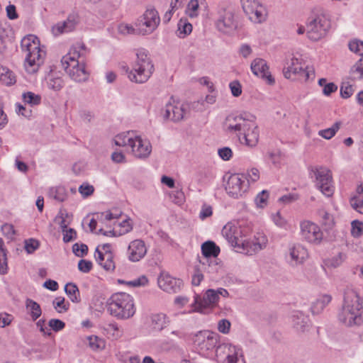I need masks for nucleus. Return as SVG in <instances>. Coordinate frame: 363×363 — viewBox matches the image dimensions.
Listing matches in <instances>:
<instances>
[{
    "label": "nucleus",
    "instance_id": "1",
    "mask_svg": "<svg viewBox=\"0 0 363 363\" xmlns=\"http://www.w3.org/2000/svg\"><path fill=\"white\" fill-rule=\"evenodd\" d=\"M250 232V228L242 226L236 221L228 222L222 229L223 236L234 250L246 255L257 253L265 248L267 244V237L262 234L249 238Z\"/></svg>",
    "mask_w": 363,
    "mask_h": 363
},
{
    "label": "nucleus",
    "instance_id": "2",
    "mask_svg": "<svg viewBox=\"0 0 363 363\" xmlns=\"http://www.w3.org/2000/svg\"><path fill=\"white\" fill-rule=\"evenodd\" d=\"M88 54L89 50L85 45L77 42L72 45L68 53L61 60L63 69L76 82H84L89 79V72L86 66Z\"/></svg>",
    "mask_w": 363,
    "mask_h": 363
},
{
    "label": "nucleus",
    "instance_id": "3",
    "mask_svg": "<svg viewBox=\"0 0 363 363\" xmlns=\"http://www.w3.org/2000/svg\"><path fill=\"white\" fill-rule=\"evenodd\" d=\"M363 303L358 293L353 289L345 292L342 308L337 319L347 327L359 326L363 323Z\"/></svg>",
    "mask_w": 363,
    "mask_h": 363
},
{
    "label": "nucleus",
    "instance_id": "4",
    "mask_svg": "<svg viewBox=\"0 0 363 363\" xmlns=\"http://www.w3.org/2000/svg\"><path fill=\"white\" fill-rule=\"evenodd\" d=\"M113 140L116 145L124 147L127 152L131 153L138 159H147L152 152L150 142L142 138L134 131L119 133Z\"/></svg>",
    "mask_w": 363,
    "mask_h": 363
},
{
    "label": "nucleus",
    "instance_id": "5",
    "mask_svg": "<svg viewBox=\"0 0 363 363\" xmlns=\"http://www.w3.org/2000/svg\"><path fill=\"white\" fill-rule=\"evenodd\" d=\"M136 59L132 67H124L123 69L128 79L136 84H143L149 80L155 71L153 62L150 53L144 48H139L135 52Z\"/></svg>",
    "mask_w": 363,
    "mask_h": 363
},
{
    "label": "nucleus",
    "instance_id": "6",
    "mask_svg": "<svg viewBox=\"0 0 363 363\" xmlns=\"http://www.w3.org/2000/svg\"><path fill=\"white\" fill-rule=\"evenodd\" d=\"M21 48L25 55L24 67L26 72L29 74L37 72L46 55L39 39L34 35H28L21 40Z\"/></svg>",
    "mask_w": 363,
    "mask_h": 363
},
{
    "label": "nucleus",
    "instance_id": "7",
    "mask_svg": "<svg viewBox=\"0 0 363 363\" xmlns=\"http://www.w3.org/2000/svg\"><path fill=\"white\" fill-rule=\"evenodd\" d=\"M107 311L118 320H128L132 318L136 311L134 298L125 292L112 294L106 301Z\"/></svg>",
    "mask_w": 363,
    "mask_h": 363
},
{
    "label": "nucleus",
    "instance_id": "8",
    "mask_svg": "<svg viewBox=\"0 0 363 363\" xmlns=\"http://www.w3.org/2000/svg\"><path fill=\"white\" fill-rule=\"evenodd\" d=\"M219 340L220 335L218 333L210 330H203L195 335L194 345L201 355L207 358H213Z\"/></svg>",
    "mask_w": 363,
    "mask_h": 363
},
{
    "label": "nucleus",
    "instance_id": "9",
    "mask_svg": "<svg viewBox=\"0 0 363 363\" xmlns=\"http://www.w3.org/2000/svg\"><path fill=\"white\" fill-rule=\"evenodd\" d=\"M309 172L311 177L315 178L316 188L325 196H332L335 186L331 171L323 166H315L309 169Z\"/></svg>",
    "mask_w": 363,
    "mask_h": 363
},
{
    "label": "nucleus",
    "instance_id": "10",
    "mask_svg": "<svg viewBox=\"0 0 363 363\" xmlns=\"http://www.w3.org/2000/svg\"><path fill=\"white\" fill-rule=\"evenodd\" d=\"M213 358L218 363H245L242 349L230 342L219 343Z\"/></svg>",
    "mask_w": 363,
    "mask_h": 363
},
{
    "label": "nucleus",
    "instance_id": "11",
    "mask_svg": "<svg viewBox=\"0 0 363 363\" xmlns=\"http://www.w3.org/2000/svg\"><path fill=\"white\" fill-rule=\"evenodd\" d=\"M228 291L223 288L208 289L202 297L196 295L194 296V305L195 311L205 313L206 310L212 309L217 306L220 296L228 297Z\"/></svg>",
    "mask_w": 363,
    "mask_h": 363
},
{
    "label": "nucleus",
    "instance_id": "12",
    "mask_svg": "<svg viewBox=\"0 0 363 363\" xmlns=\"http://www.w3.org/2000/svg\"><path fill=\"white\" fill-rule=\"evenodd\" d=\"M330 26V21L325 15H318L307 22L306 35L312 41L320 40L326 36Z\"/></svg>",
    "mask_w": 363,
    "mask_h": 363
},
{
    "label": "nucleus",
    "instance_id": "13",
    "mask_svg": "<svg viewBox=\"0 0 363 363\" xmlns=\"http://www.w3.org/2000/svg\"><path fill=\"white\" fill-rule=\"evenodd\" d=\"M201 252L204 257L203 260H200L202 268L207 271V273L213 274L219 268L216 258L220 253V248L213 241H206L201 245Z\"/></svg>",
    "mask_w": 363,
    "mask_h": 363
},
{
    "label": "nucleus",
    "instance_id": "14",
    "mask_svg": "<svg viewBox=\"0 0 363 363\" xmlns=\"http://www.w3.org/2000/svg\"><path fill=\"white\" fill-rule=\"evenodd\" d=\"M300 236L301 239L313 245H320L324 238L320 227L315 223L303 220L300 222Z\"/></svg>",
    "mask_w": 363,
    "mask_h": 363
},
{
    "label": "nucleus",
    "instance_id": "15",
    "mask_svg": "<svg viewBox=\"0 0 363 363\" xmlns=\"http://www.w3.org/2000/svg\"><path fill=\"white\" fill-rule=\"evenodd\" d=\"M244 12L255 23L266 21L267 11L261 0H241Z\"/></svg>",
    "mask_w": 363,
    "mask_h": 363
},
{
    "label": "nucleus",
    "instance_id": "16",
    "mask_svg": "<svg viewBox=\"0 0 363 363\" xmlns=\"http://www.w3.org/2000/svg\"><path fill=\"white\" fill-rule=\"evenodd\" d=\"M250 120L251 116L246 113L229 115L225 118L224 129L228 135L238 138Z\"/></svg>",
    "mask_w": 363,
    "mask_h": 363
},
{
    "label": "nucleus",
    "instance_id": "17",
    "mask_svg": "<svg viewBox=\"0 0 363 363\" xmlns=\"http://www.w3.org/2000/svg\"><path fill=\"white\" fill-rule=\"evenodd\" d=\"M248 189V182L244 174H233L228 179L225 190L233 198L241 197Z\"/></svg>",
    "mask_w": 363,
    "mask_h": 363
},
{
    "label": "nucleus",
    "instance_id": "18",
    "mask_svg": "<svg viewBox=\"0 0 363 363\" xmlns=\"http://www.w3.org/2000/svg\"><path fill=\"white\" fill-rule=\"evenodd\" d=\"M216 28L225 34L233 33L237 28V23L232 11L220 9L218 11V17L215 23Z\"/></svg>",
    "mask_w": 363,
    "mask_h": 363
},
{
    "label": "nucleus",
    "instance_id": "19",
    "mask_svg": "<svg viewBox=\"0 0 363 363\" xmlns=\"http://www.w3.org/2000/svg\"><path fill=\"white\" fill-rule=\"evenodd\" d=\"M255 118V116H251V120L238 138L241 144L251 147L257 145L259 136V128Z\"/></svg>",
    "mask_w": 363,
    "mask_h": 363
},
{
    "label": "nucleus",
    "instance_id": "20",
    "mask_svg": "<svg viewBox=\"0 0 363 363\" xmlns=\"http://www.w3.org/2000/svg\"><path fill=\"white\" fill-rule=\"evenodd\" d=\"M160 18L157 11L154 8H147L139 23L143 35L152 33L159 26Z\"/></svg>",
    "mask_w": 363,
    "mask_h": 363
},
{
    "label": "nucleus",
    "instance_id": "21",
    "mask_svg": "<svg viewBox=\"0 0 363 363\" xmlns=\"http://www.w3.org/2000/svg\"><path fill=\"white\" fill-rule=\"evenodd\" d=\"M147 251V249L145 242L143 240L136 239L129 243L126 256L129 261L137 262L145 256Z\"/></svg>",
    "mask_w": 363,
    "mask_h": 363
},
{
    "label": "nucleus",
    "instance_id": "22",
    "mask_svg": "<svg viewBox=\"0 0 363 363\" xmlns=\"http://www.w3.org/2000/svg\"><path fill=\"white\" fill-rule=\"evenodd\" d=\"M252 72L257 77H261L268 84L272 85L275 83L274 78L269 71L267 62L262 58L255 59L250 65Z\"/></svg>",
    "mask_w": 363,
    "mask_h": 363
},
{
    "label": "nucleus",
    "instance_id": "23",
    "mask_svg": "<svg viewBox=\"0 0 363 363\" xmlns=\"http://www.w3.org/2000/svg\"><path fill=\"white\" fill-rule=\"evenodd\" d=\"M308 257L307 249L301 244H296L289 249L286 259L290 265L295 267L303 264Z\"/></svg>",
    "mask_w": 363,
    "mask_h": 363
},
{
    "label": "nucleus",
    "instance_id": "24",
    "mask_svg": "<svg viewBox=\"0 0 363 363\" xmlns=\"http://www.w3.org/2000/svg\"><path fill=\"white\" fill-rule=\"evenodd\" d=\"M158 285L164 291L177 293L182 286V281L170 276L169 274L162 273L158 278Z\"/></svg>",
    "mask_w": 363,
    "mask_h": 363
},
{
    "label": "nucleus",
    "instance_id": "25",
    "mask_svg": "<svg viewBox=\"0 0 363 363\" xmlns=\"http://www.w3.org/2000/svg\"><path fill=\"white\" fill-rule=\"evenodd\" d=\"M305 65L301 56H294L283 69L284 76L286 79H294L301 74Z\"/></svg>",
    "mask_w": 363,
    "mask_h": 363
},
{
    "label": "nucleus",
    "instance_id": "26",
    "mask_svg": "<svg viewBox=\"0 0 363 363\" xmlns=\"http://www.w3.org/2000/svg\"><path fill=\"white\" fill-rule=\"evenodd\" d=\"M96 262L106 272H112L116 268L114 255L113 252H99V247H96L94 253Z\"/></svg>",
    "mask_w": 363,
    "mask_h": 363
},
{
    "label": "nucleus",
    "instance_id": "27",
    "mask_svg": "<svg viewBox=\"0 0 363 363\" xmlns=\"http://www.w3.org/2000/svg\"><path fill=\"white\" fill-rule=\"evenodd\" d=\"M79 21L77 14H69L65 21L60 22L52 27V32L55 35L71 32L75 28Z\"/></svg>",
    "mask_w": 363,
    "mask_h": 363
},
{
    "label": "nucleus",
    "instance_id": "28",
    "mask_svg": "<svg viewBox=\"0 0 363 363\" xmlns=\"http://www.w3.org/2000/svg\"><path fill=\"white\" fill-rule=\"evenodd\" d=\"M96 218H93L90 220L89 223V226L91 232H93L97 226V220L104 222L109 221L113 219H116L121 216V213H113L110 211H106L104 212L97 213L95 214Z\"/></svg>",
    "mask_w": 363,
    "mask_h": 363
},
{
    "label": "nucleus",
    "instance_id": "29",
    "mask_svg": "<svg viewBox=\"0 0 363 363\" xmlns=\"http://www.w3.org/2000/svg\"><path fill=\"white\" fill-rule=\"evenodd\" d=\"M291 323L298 332H303L308 327L309 319L301 311H296L291 316Z\"/></svg>",
    "mask_w": 363,
    "mask_h": 363
},
{
    "label": "nucleus",
    "instance_id": "30",
    "mask_svg": "<svg viewBox=\"0 0 363 363\" xmlns=\"http://www.w3.org/2000/svg\"><path fill=\"white\" fill-rule=\"evenodd\" d=\"M48 195L50 199L59 203L66 201L69 196L66 188L62 185L50 187Z\"/></svg>",
    "mask_w": 363,
    "mask_h": 363
},
{
    "label": "nucleus",
    "instance_id": "31",
    "mask_svg": "<svg viewBox=\"0 0 363 363\" xmlns=\"http://www.w3.org/2000/svg\"><path fill=\"white\" fill-rule=\"evenodd\" d=\"M46 84L49 89L60 91L65 86L63 78L55 73H52L46 78Z\"/></svg>",
    "mask_w": 363,
    "mask_h": 363
},
{
    "label": "nucleus",
    "instance_id": "32",
    "mask_svg": "<svg viewBox=\"0 0 363 363\" xmlns=\"http://www.w3.org/2000/svg\"><path fill=\"white\" fill-rule=\"evenodd\" d=\"M332 297L328 294L320 296L311 306V311L314 314H318L325 308V306L331 301Z\"/></svg>",
    "mask_w": 363,
    "mask_h": 363
},
{
    "label": "nucleus",
    "instance_id": "33",
    "mask_svg": "<svg viewBox=\"0 0 363 363\" xmlns=\"http://www.w3.org/2000/svg\"><path fill=\"white\" fill-rule=\"evenodd\" d=\"M350 77L354 81L363 80V57H361L350 70Z\"/></svg>",
    "mask_w": 363,
    "mask_h": 363
},
{
    "label": "nucleus",
    "instance_id": "34",
    "mask_svg": "<svg viewBox=\"0 0 363 363\" xmlns=\"http://www.w3.org/2000/svg\"><path fill=\"white\" fill-rule=\"evenodd\" d=\"M151 321L154 328L158 330H162L169 323L168 318L164 313H156L152 315Z\"/></svg>",
    "mask_w": 363,
    "mask_h": 363
},
{
    "label": "nucleus",
    "instance_id": "35",
    "mask_svg": "<svg viewBox=\"0 0 363 363\" xmlns=\"http://www.w3.org/2000/svg\"><path fill=\"white\" fill-rule=\"evenodd\" d=\"M26 306L29 311L33 320H37L42 314V310L40 305L32 299L28 298L26 302Z\"/></svg>",
    "mask_w": 363,
    "mask_h": 363
},
{
    "label": "nucleus",
    "instance_id": "36",
    "mask_svg": "<svg viewBox=\"0 0 363 363\" xmlns=\"http://www.w3.org/2000/svg\"><path fill=\"white\" fill-rule=\"evenodd\" d=\"M22 99L26 104L35 106L41 104L42 97L32 91H26L22 94Z\"/></svg>",
    "mask_w": 363,
    "mask_h": 363
},
{
    "label": "nucleus",
    "instance_id": "37",
    "mask_svg": "<svg viewBox=\"0 0 363 363\" xmlns=\"http://www.w3.org/2000/svg\"><path fill=\"white\" fill-rule=\"evenodd\" d=\"M89 347L92 350H102L106 347L104 339L96 335H90L86 337Z\"/></svg>",
    "mask_w": 363,
    "mask_h": 363
},
{
    "label": "nucleus",
    "instance_id": "38",
    "mask_svg": "<svg viewBox=\"0 0 363 363\" xmlns=\"http://www.w3.org/2000/svg\"><path fill=\"white\" fill-rule=\"evenodd\" d=\"M347 259V255L345 252H340L337 255L333 256L325 261V264L329 267L337 268L340 267Z\"/></svg>",
    "mask_w": 363,
    "mask_h": 363
},
{
    "label": "nucleus",
    "instance_id": "39",
    "mask_svg": "<svg viewBox=\"0 0 363 363\" xmlns=\"http://www.w3.org/2000/svg\"><path fill=\"white\" fill-rule=\"evenodd\" d=\"M340 125V122H335L330 128L319 130L318 135L326 140H330L334 137L339 130Z\"/></svg>",
    "mask_w": 363,
    "mask_h": 363
},
{
    "label": "nucleus",
    "instance_id": "40",
    "mask_svg": "<svg viewBox=\"0 0 363 363\" xmlns=\"http://www.w3.org/2000/svg\"><path fill=\"white\" fill-rule=\"evenodd\" d=\"M52 306L57 312L60 313H65L68 311L69 303L65 301V299L62 296L56 297L52 301Z\"/></svg>",
    "mask_w": 363,
    "mask_h": 363
},
{
    "label": "nucleus",
    "instance_id": "41",
    "mask_svg": "<svg viewBox=\"0 0 363 363\" xmlns=\"http://www.w3.org/2000/svg\"><path fill=\"white\" fill-rule=\"evenodd\" d=\"M65 291L72 302L77 303L79 301L78 297L79 291L76 284L72 283L67 284L65 286Z\"/></svg>",
    "mask_w": 363,
    "mask_h": 363
},
{
    "label": "nucleus",
    "instance_id": "42",
    "mask_svg": "<svg viewBox=\"0 0 363 363\" xmlns=\"http://www.w3.org/2000/svg\"><path fill=\"white\" fill-rule=\"evenodd\" d=\"M8 265L6 250L4 249V242L0 239V274H5L7 273Z\"/></svg>",
    "mask_w": 363,
    "mask_h": 363
},
{
    "label": "nucleus",
    "instance_id": "43",
    "mask_svg": "<svg viewBox=\"0 0 363 363\" xmlns=\"http://www.w3.org/2000/svg\"><path fill=\"white\" fill-rule=\"evenodd\" d=\"M267 159L274 166H279L284 159V155L279 150H272L267 154Z\"/></svg>",
    "mask_w": 363,
    "mask_h": 363
},
{
    "label": "nucleus",
    "instance_id": "44",
    "mask_svg": "<svg viewBox=\"0 0 363 363\" xmlns=\"http://www.w3.org/2000/svg\"><path fill=\"white\" fill-rule=\"evenodd\" d=\"M107 334L111 335L113 339L118 340L123 335V331L121 330L116 323H111L107 325L105 328Z\"/></svg>",
    "mask_w": 363,
    "mask_h": 363
},
{
    "label": "nucleus",
    "instance_id": "45",
    "mask_svg": "<svg viewBox=\"0 0 363 363\" xmlns=\"http://www.w3.org/2000/svg\"><path fill=\"white\" fill-rule=\"evenodd\" d=\"M179 37L184 38L192 31V26L186 20L181 19L178 23Z\"/></svg>",
    "mask_w": 363,
    "mask_h": 363
},
{
    "label": "nucleus",
    "instance_id": "46",
    "mask_svg": "<svg viewBox=\"0 0 363 363\" xmlns=\"http://www.w3.org/2000/svg\"><path fill=\"white\" fill-rule=\"evenodd\" d=\"M185 110L182 105L179 103L173 104L172 121L177 122L181 121L184 116Z\"/></svg>",
    "mask_w": 363,
    "mask_h": 363
},
{
    "label": "nucleus",
    "instance_id": "47",
    "mask_svg": "<svg viewBox=\"0 0 363 363\" xmlns=\"http://www.w3.org/2000/svg\"><path fill=\"white\" fill-rule=\"evenodd\" d=\"M269 193L266 190H263L259 193L255 199V202L258 208H264L267 205Z\"/></svg>",
    "mask_w": 363,
    "mask_h": 363
},
{
    "label": "nucleus",
    "instance_id": "48",
    "mask_svg": "<svg viewBox=\"0 0 363 363\" xmlns=\"http://www.w3.org/2000/svg\"><path fill=\"white\" fill-rule=\"evenodd\" d=\"M202 272H207L206 270H204L202 268L201 264L199 263V264L196 267L195 273L192 277L191 283L194 286H199L201 284V281L203 279Z\"/></svg>",
    "mask_w": 363,
    "mask_h": 363
},
{
    "label": "nucleus",
    "instance_id": "49",
    "mask_svg": "<svg viewBox=\"0 0 363 363\" xmlns=\"http://www.w3.org/2000/svg\"><path fill=\"white\" fill-rule=\"evenodd\" d=\"M351 234L354 238H359L363 234V223L354 220L351 223Z\"/></svg>",
    "mask_w": 363,
    "mask_h": 363
},
{
    "label": "nucleus",
    "instance_id": "50",
    "mask_svg": "<svg viewBox=\"0 0 363 363\" xmlns=\"http://www.w3.org/2000/svg\"><path fill=\"white\" fill-rule=\"evenodd\" d=\"M170 200L176 204H182L184 200L185 196L184 192L181 189H177L171 191L169 194Z\"/></svg>",
    "mask_w": 363,
    "mask_h": 363
},
{
    "label": "nucleus",
    "instance_id": "51",
    "mask_svg": "<svg viewBox=\"0 0 363 363\" xmlns=\"http://www.w3.org/2000/svg\"><path fill=\"white\" fill-rule=\"evenodd\" d=\"M118 226L120 227L118 235H125L133 230V222L130 218H126L118 223Z\"/></svg>",
    "mask_w": 363,
    "mask_h": 363
},
{
    "label": "nucleus",
    "instance_id": "52",
    "mask_svg": "<svg viewBox=\"0 0 363 363\" xmlns=\"http://www.w3.org/2000/svg\"><path fill=\"white\" fill-rule=\"evenodd\" d=\"M0 80L3 84L7 86H11L16 83V77L13 73L9 70L1 74Z\"/></svg>",
    "mask_w": 363,
    "mask_h": 363
},
{
    "label": "nucleus",
    "instance_id": "53",
    "mask_svg": "<svg viewBox=\"0 0 363 363\" xmlns=\"http://www.w3.org/2000/svg\"><path fill=\"white\" fill-rule=\"evenodd\" d=\"M350 50L355 53L359 54L363 57V42L360 40H352L349 43Z\"/></svg>",
    "mask_w": 363,
    "mask_h": 363
},
{
    "label": "nucleus",
    "instance_id": "54",
    "mask_svg": "<svg viewBox=\"0 0 363 363\" xmlns=\"http://www.w3.org/2000/svg\"><path fill=\"white\" fill-rule=\"evenodd\" d=\"M320 216L322 218L323 225L328 227V228H331L335 225L334 218L333 216L328 213L327 211H322L320 212Z\"/></svg>",
    "mask_w": 363,
    "mask_h": 363
},
{
    "label": "nucleus",
    "instance_id": "55",
    "mask_svg": "<svg viewBox=\"0 0 363 363\" xmlns=\"http://www.w3.org/2000/svg\"><path fill=\"white\" fill-rule=\"evenodd\" d=\"M72 250L77 257H84L88 252V247L85 244L75 243L72 246Z\"/></svg>",
    "mask_w": 363,
    "mask_h": 363
},
{
    "label": "nucleus",
    "instance_id": "56",
    "mask_svg": "<svg viewBox=\"0 0 363 363\" xmlns=\"http://www.w3.org/2000/svg\"><path fill=\"white\" fill-rule=\"evenodd\" d=\"M199 6L198 0H191L187 6L188 15L191 18L197 16Z\"/></svg>",
    "mask_w": 363,
    "mask_h": 363
},
{
    "label": "nucleus",
    "instance_id": "57",
    "mask_svg": "<svg viewBox=\"0 0 363 363\" xmlns=\"http://www.w3.org/2000/svg\"><path fill=\"white\" fill-rule=\"evenodd\" d=\"M232 95L235 97H238L242 94V86L238 80L231 82L229 84Z\"/></svg>",
    "mask_w": 363,
    "mask_h": 363
},
{
    "label": "nucleus",
    "instance_id": "58",
    "mask_svg": "<svg viewBox=\"0 0 363 363\" xmlns=\"http://www.w3.org/2000/svg\"><path fill=\"white\" fill-rule=\"evenodd\" d=\"M354 93V89L352 85L348 83H342L340 87V94L342 97L347 99L350 97Z\"/></svg>",
    "mask_w": 363,
    "mask_h": 363
},
{
    "label": "nucleus",
    "instance_id": "59",
    "mask_svg": "<svg viewBox=\"0 0 363 363\" xmlns=\"http://www.w3.org/2000/svg\"><path fill=\"white\" fill-rule=\"evenodd\" d=\"M94 186L87 183H84L79 187V192L82 194L83 197H87L91 195L94 193Z\"/></svg>",
    "mask_w": 363,
    "mask_h": 363
},
{
    "label": "nucleus",
    "instance_id": "60",
    "mask_svg": "<svg viewBox=\"0 0 363 363\" xmlns=\"http://www.w3.org/2000/svg\"><path fill=\"white\" fill-rule=\"evenodd\" d=\"M39 247V242L35 239H29L25 242V249L29 254L33 253Z\"/></svg>",
    "mask_w": 363,
    "mask_h": 363
},
{
    "label": "nucleus",
    "instance_id": "61",
    "mask_svg": "<svg viewBox=\"0 0 363 363\" xmlns=\"http://www.w3.org/2000/svg\"><path fill=\"white\" fill-rule=\"evenodd\" d=\"M298 77L303 79L305 81L309 79H313L315 77V72L313 68H309L304 65L303 67V72L301 74H298Z\"/></svg>",
    "mask_w": 363,
    "mask_h": 363
},
{
    "label": "nucleus",
    "instance_id": "62",
    "mask_svg": "<svg viewBox=\"0 0 363 363\" xmlns=\"http://www.w3.org/2000/svg\"><path fill=\"white\" fill-rule=\"evenodd\" d=\"M218 154L224 161H228L233 157V151L230 147H224L218 149Z\"/></svg>",
    "mask_w": 363,
    "mask_h": 363
},
{
    "label": "nucleus",
    "instance_id": "63",
    "mask_svg": "<svg viewBox=\"0 0 363 363\" xmlns=\"http://www.w3.org/2000/svg\"><path fill=\"white\" fill-rule=\"evenodd\" d=\"M48 325L55 332L60 331L65 327V323L59 319H50Z\"/></svg>",
    "mask_w": 363,
    "mask_h": 363
},
{
    "label": "nucleus",
    "instance_id": "64",
    "mask_svg": "<svg viewBox=\"0 0 363 363\" xmlns=\"http://www.w3.org/2000/svg\"><path fill=\"white\" fill-rule=\"evenodd\" d=\"M92 262L86 259H80L78 262V269L83 273H88L92 269Z\"/></svg>",
    "mask_w": 363,
    "mask_h": 363
}]
</instances>
